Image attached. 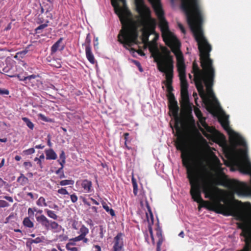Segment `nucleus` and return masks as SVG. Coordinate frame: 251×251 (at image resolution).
<instances>
[{
    "instance_id": "obj_1",
    "label": "nucleus",
    "mask_w": 251,
    "mask_h": 251,
    "mask_svg": "<svg viewBox=\"0 0 251 251\" xmlns=\"http://www.w3.org/2000/svg\"><path fill=\"white\" fill-rule=\"evenodd\" d=\"M184 143L180 142L176 148L182 151L181 157L191 186L190 193L194 201L200 204L199 209L202 206L218 214L235 216L237 220L243 221L237 224L238 228L242 230L241 236L245 238H251V226L246 220L244 213L232 211L229 214L228 208L218 199V188L214 185L210 176L205 175L207 173L206 166L201 162V167L198 168L192 156L188 152H184Z\"/></svg>"
},
{
    "instance_id": "obj_2",
    "label": "nucleus",
    "mask_w": 251,
    "mask_h": 251,
    "mask_svg": "<svg viewBox=\"0 0 251 251\" xmlns=\"http://www.w3.org/2000/svg\"><path fill=\"white\" fill-rule=\"evenodd\" d=\"M180 8L185 14L186 20L198 44L200 52L201 70L196 62L193 64L192 73L194 75L195 86L201 98L205 96L202 80L206 75L207 69L214 68L213 61L210 57L211 46L204 35L202 29L203 14L199 0H180Z\"/></svg>"
},
{
    "instance_id": "obj_3",
    "label": "nucleus",
    "mask_w": 251,
    "mask_h": 251,
    "mask_svg": "<svg viewBox=\"0 0 251 251\" xmlns=\"http://www.w3.org/2000/svg\"><path fill=\"white\" fill-rule=\"evenodd\" d=\"M136 11L139 16L138 23L143 27V34L147 38L155 32L156 21L152 18L151 9L145 3L144 0H134ZM159 20V26L162 32L163 40L170 48L177 47L179 42L169 30L168 23L164 17V13L160 0H148Z\"/></svg>"
},
{
    "instance_id": "obj_4",
    "label": "nucleus",
    "mask_w": 251,
    "mask_h": 251,
    "mask_svg": "<svg viewBox=\"0 0 251 251\" xmlns=\"http://www.w3.org/2000/svg\"><path fill=\"white\" fill-rule=\"evenodd\" d=\"M111 4L115 13L118 16L122 28L118 35V41L125 47H130L132 43L137 40L138 33L137 27L131 23V13L128 8L126 0H111Z\"/></svg>"
},
{
    "instance_id": "obj_5",
    "label": "nucleus",
    "mask_w": 251,
    "mask_h": 251,
    "mask_svg": "<svg viewBox=\"0 0 251 251\" xmlns=\"http://www.w3.org/2000/svg\"><path fill=\"white\" fill-rule=\"evenodd\" d=\"M162 52H158L155 58L157 62V68L160 72H165L168 70H173L174 61L171 51L166 47L161 48Z\"/></svg>"
},
{
    "instance_id": "obj_6",
    "label": "nucleus",
    "mask_w": 251,
    "mask_h": 251,
    "mask_svg": "<svg viewBox=\"0 0 251 251\" xmlns=\"http://www.w3.org/2000/svg\"><path fill=\"white\" fill-rule=\"evenodd\" d=\"M39 224L47 230H51L53 232L61 231L62 227L54 221L50 220L44 215H41L36 217Z\"/></svg>"
},
{
    "instance_id": "obj_7",
    "label": "nucleus",
    "mask_w": 251,
    "mask_h": 251,
    "mask_svg": "<svg viewBox=\"0 0 251 251\" xmlns=\"http://www.w3.org/2000/svg\"><path fill=\"white\" fill-rule=\"evenodd\" d=\"M179 44L177 46H174L171 49L172 51L175 54L176 58V67L179 77L186 76V65L185 64L183 54L180 51Z\"/></svg>"
},
{
    "instance_id": "obj_8",
    "label": "nucleus",
    "mask_w": 251,
    "mask_h": 251,
    "mask_svg": "<svg viewBox=\"0 0 251 251\" xmlns=\"http://www.w3.org/2000/svg\"><path fill=\"white\" fill-rule=\"evenodd\" d=\"M219 122L224 129L228 132L229 136L236 144L245 148L247 147V145L246 140L239 134L231 129L227 120L226 119L219 120Z\"/></svg>"
},
{
    "instance_id": "obj_9",
    "label": "nucleus",
    "mask_w": 251,
    "mask_h": 251,
    "mask_svg": "<svg viewBox=\"0 0 251 251\" xmlns=\"http://www.w3.org/2000/svg\"><path fill=\"white\" fill-rule=\"evenodd\" d=\"M215 77L214 68H209L207 70L206 75L204 76L202 80V84H205L207 89V91L213 96L212 88L214 84V79Z\"/></svg>"
},
{
    "instance_id": "obj_10",
    "label": "nucleus",
    "mask_w": 251,
    "mask_h": 251,
    "mask_svg": "<svg viewBox=\"0 0 251 251\" xmlns=\"http://www.w3.org/2000/svg\"><path fill=\"white\" fill-rule=\"evenodd\" d=\"M241 155L244 161L239 165L241 172L246 174H251V163L249 161L246 149L241 150Z\"/></svg>"
},
{
    "instance_id": "obj_11",
    "label": "nucleus",
    "mask_w": 251,
    "mask_h": 251,
    "mask_svg": "<svg viewBox=\"0 0 251 251\" xmlns=\"http://www.w3.org/2000/svg\"><path fill=\"white\" fill-rule=\"evenodd\" d=\"M165 74V78L166 80L163 81V83H164L166 88L167 91L168 92V95H170V94H173V87L172 86L173 84V70L171 71H166L165 72H163Z\"/></svg>"
},
{
    "instance_id": "obj_12",
    "label": "nucleus",
    "mask_w": 251,
    "mask_h": 251,
    "mask_svg": "<svg viewBox=\"0 0 251 251\" xmlns=\"http://www.w3.org/2000/svg\"><path fill=\"white\" fill-rule=\"evenodd\" d=\"M250 188L247 183L244 182H237L234 192L239 196H246L249 194Z\"/></svg>"
},
{
    "instance_id": "obj_13",
    "label": "nucleus",
    "mask_w": 251,
    "mask_h": 251,
    "mask_svg": "<svg viewBox=\"0 0 251 251\" xmlns=\"http://www.w3.org/2000/svg\"><path fill=\"white\" fill-rule=\"evenodd\" d=\"M123 234L121 232L117 233L114 239L113 251H121L124 246Z\"/></svg>"
},
{
    "instance_id": "obj_14",
    "label": "nucleus",
    "mask_w": 251,
    "mask_h": 251,
    "mask_svg": "<svg viewBox=\"0 0 251 251\" xmlns=\"http://www.w3.org/2000/svg\"><path fill=\"white\" fill-rule=\"evenodd\" d=\"M181 99L180 101L181 106L182 108L185 109H189L191 108L190 103L189 101V98L188 92H181Z\"/></svg>"
},
{
    "instance_id": "obj_15",
    "label": "nucleus",
    "mask_w": 251,
    "mask_h": 251,
    "mask_svg": "<svg viewBox=\"0 0 251 251\" xmlns=\"http://www.w3.org/2000/svg\"><path fill=\"white\" fill-rule=\"evenodd\" d=\"M156 236L158 238V240L157 242L156 246V251H161V246L164 239L163 236H162V231L160 227L158 226L156 228Z\"/></svg>"
},
{
    "instance_id": "obj_16",
    "label": "nucleus",
    "mask_w": 251,
    "mask_h": 251,
    "mask_svg": "<svg viewBox=\"0 0 251 251\" xmlns=\"http://www.w3.org/2000/svg\"><path fill=\"white\" fill-rule=\"evenodd\" d=\"M207 109L210 112H213L215 110L216 107L219 105L218 100L214 97L213 100L208 99L205 102Z\"/></svg>"
},
{
    "instance_id": "obj_17",
    "label": "nucleus",
    "mask_w": 251,
    "mask_h": 251,
    "mask_svg": "<svg viewBox=\"0 0 251 251\" xmlns=\"http://www.w3.org/2000/svg\"><path fill=\"white\" fill-rule=\"evenodd\" d=\"M81 185L84 192L89 193L91 191L92 187V182L91 181L84 179L82 181Z\"/></svg>"
},
{
    "instance_id": "obj_18",
    "label": "nucleus",
    "mask_w": 251,
    "mask_h": 251,
    "mask_svg": "<svg viewBox=\"0 0 251 251\" xmlns=\"http://www.w3.org/2000/svg\"><path fill=\"white\" fill-rule=\"evenodd\" d=\"M45 153L46 155V159L48 160H55L57 158V155L52 149L46 150Z\"/></svg>"
},
{
    "instance_id": "obj_19",
    "label": "nucleus",
    "mask_w": 251,
    "mask_h": 251,
    "mask_svg": "<svg viewBox=\"0 0 251 251\" xmlns=\"http://www.w3.org/2000/svg\"><path fill=\"white\" fill-rule=\"evenodd\" d=\"M169 108L170 110L172 111L174 116L177 117L179 110L177 101L170 102Z\"/></svg>"
},
{
    "instance_id": "obj_20",
    "label": "nucleus",
    "mask_w": 251,
    "mask_h": 251,
    "mask_svg": "<svg viewBox=\"0 0 251 251\" xmlns=\"http://www.w3.org/2000/svg\"><path fill=\"white\" fill-rule=\"evenodd\" d=\"M180 80L181 92H188V84L186 76L179 77Z\"/></svg>"
},
{
    "instance_id": "obj_21",
    "label": "nucleus",
    "mask_w": 251,
    "mask_h": 251,
    "mask_svg": "<svg viewBox=\"0 0 251 251\" xmlns=\"http://www.w3.org/2000/svg\"><path fill=\"white\" fill-rule=\"evenodd\" d=\"M85 54L88 60L92 64H95V56L91 49H85Z\"/></svg>"
},
{
    "instance_id": "obj_22",
    "label": "nucleus",
    "mask_w": 251,
    "mask_h": 251,
    "mask_svg": "<svg viewBox=\"0 0 251 251\" xmlns=\"http://www.w3.org/2000/svg\"><path fill=\"white\" fill-rule=\"evenodd\" d=\"M17 181L19 182L20 185L24 186L28 182V179L23 174L21 173L20 176L18 177Z\"/></svg>"
},
{
    "instance_id": "obj_23",
    "label": "nucleus",
    "mask_w": 251,
    "mask_h": 251,
    "mask_svg": "<svg viewBox=\"0 0 251 251\" xmlns=\"http://www.w3.org/2000/svg\"><path fill=\"white\" fill-rule=\"evenodd\" d=\"M102 205L106 212L109 213V214L112 217L115 216L116 215L114 210L110 208L106 204V202L102 201Z\"/></svg>"
},
{
    "instance_id": "obj_24",
    "label": "nucleus",
    "mask_w": 251,
    "mask_h": 251,
    "mask_svg": "<svg viewBox=\"0 0 251 251\" xmlns=\"http://www.w3.org/2000/svg\"><path fill=\"white\" fill-rule=\"evenodd\" d=\"M63 38H60L57 42H56L51 47V51L52 53L56 52L60 47V44L63 41Z\"/></svg>"
},
{
    "instance_id": "obj_25",
    "label": "nucleus",
    "mask_w": 251,
    "mask_h": 251,
    "mask_svg": "<svg viewBox=\"0 0 251 251\" xmlns=\"http://www.w3.org/2000/svg\"><path fill=\"white\" fill-rule=\"evenodd\" d=\"M199 121L201 125L204 127V128L208 132H211V127L209 126L205 122V118L203 117H201V118L199 119Z\"/></svg>"
},
{
    "instance_id": "obj_26",
    "label": "nucleus",
    "mask_w": 251,
    "mask_h": 251,
    "mask_svg": "<svg viewBox=\"0 0 251 251\" xmlns=\"http://www.w3.org/2000/svg\"><path fill=\"white\" fill-rule=\"evenodd\" d=\"M23 224L26 227L32 228L34 226L33 222L30 220L29 217H25L23 220Z\"/></svg>"
},
{
    "instance_id": "obj_27",
    "label": "nucleus",
    "mask_w": 251,
    "mask_h": 251,
    "mask_svg": "<svg viewBox=\"0 0 251 251\" xmlns=\"http://www.w3.org/2000/svg\"><path fill=\"white\" fill-rule=\"evenodd\" d=\"M251 238H245L244 241L245 244L243 246L242 249L238 251H250L251 250V243L250 242V239Z\"/></svg>"
},
{
    "instance_id": "obj_28",
    "label": "nucleus",
    "mask_w": 251,
    "mask_h": 251,
    "mask_svg": "<svg viewBox=\"0 0 251 251\" xmlns=\"http://www.w3.org/2000/svg\"><path fill=\"white\" fill-rule=\"evenodd\" d=\"M45 211L48 217L53 219L57 220L58 218V216L53 211L50 210L49 209H45Z\"/></svg>"
},
{
    "instance_id": "obj_29",
    "label": "nucleus",
    "mask_w": 251,
    "mask_h": 251,
    "mask_svg": "<svg viewBox=\"0 0 251 251\" xmlns=\"http://www.w3.org/2000/svg\"><path fill=\"white\" fill-rule=\"evenodd\" d=\"M22 120L30 130H33L34 129V125L29 119L26 118V117H24L22 118Z\"/></svg>"
},
{
    "instance_id": "obj_30",
    "label": "nucleus",
    "mask_w": 251,
    "mask_h": 251,
    "mask_svg": "<svg viewBox=\"0 0 251 251\" xmlns=\"http://www.w3.org/2000/svg\"><path fill=\"white\" fill-rule=\"evenodd\" d=\"M131 182L133 185V193L135 196H137L138 194V184L137 181L134 177H132Z\"/></svg>"
},
{
    "instance_id": "obj_31",
    "label": "nucleus",
    "mask_w": 251,
    "mask_h": 251,
    "mask_svg": "<svg viewBox=\"0 0 251 251\" xmlns=\"http://www.w3.org/2000/svg\"><path fill=\"white\" fill-rule=\"evenodd\" d=\"M91 39L90 33H88L85 40L84 43L82 44L84 45L85 49H91L90 44Z\"/></svg>"
},
{
    "instance_id": "obj_32",
    "label": "nucleus",
    "mask_w": 251,
    "mask_h": 251,
    "mask_svg": "<svg viewBox=\"0 0 251 251\" xmlns=\"http://www.w3.org/2000/svg\"><path fill=\"white\" fill-rule=\"evenodd\" d=\"M36 204L39 206H47V204L46 202V199L43 197H40L36 202Z\"/></svg>"
},
{
    "instance_id": "obj_33",
    "label": "nucleus",
    "mask_w": 251,
    "mask_h": 251,
    "mask_svg": "<svg viewBox=\"0 0 251 251\" xmlns=\"http://www.w3.org/2000/svg\"><path fill=\"white\" fill-rule=\"evenodd\" d=\"M89 229L84 225H82L79 229L80 234L83 237L87 235L89 233Z\"/></svg>"
},
{
    "instance_id": "obj_34",
    "label": "nucleus",
    "mask_w": 251,
    "mask_h": 251,
    "mask_svg": "<svg viewBox=\"0 0 251 251\" xmlns=\"http://www.w3.org/2000/svg\"><path fill=\"white\" fill-rule=\"evenodd\" d=\"M28 76H33V77H31L28 79H25V84H31L32 85H33V83H35V79L38 77V75H28Z\"/></svg>"
},
{
    "instance_id": "obj_35",
    "label": "nucleus",
    "mask_w": 251,
    "mask_h": 251,
    "mask_svg": "<svg viewBox=\"0 0 251 251\" xmlns=\"http://www.w3.org/2000/svg\"><path fill=\"white\" fill-rule=\"evenodd\" d=\"M8 76H9L10 77H17L20 80L25 81V80L26 79L30 78L31 77H33V76H21L20 75H7Z\"/></svg>"
},
{
    "instance_id": "obj_36",
    "label": "nucleus",
    "mask_w": 251,
    "mask_h": 251,
    "mask_svg": "<svg viewBox=\"0 0 251 251\" xmlns=\"http://www.w3.org/2000/svg\"><path fill=\"white\" fill-rule=\"evenodd\" d=\"M49 21H47L46 23L42 24L40 25L39 26H37L36 28L35 29V31L36 33H40V30L42 29H44L45 28L47 27L48 26V23Z\"/></svg>"
},
{
    "instance_id": "obj_37",
    "label": "nucleus",
    "mask_w": 251,
    "mask_h": 251,
    "mask_svg": "<svg viewBox=\"0 0 251 251\" xmlns=\"http://www.w3.org/2000/svg\"><path fill=\"white\" fill-rule=\"evenodd\" d=\"M38 116L40 118V119L44 121V122H52V120L50 119V118H47V117H46L45 115H44V114H42V113H40L38 114Z\"/></svg>"
},
{
    "instance_id": "obj_38",
    "label": "nucleus",
    "mask_w": 251,
    "mask_h": 251,
    "mask_svg": "<svg viewBox=\"0 0 251 251\" xmlns=\"http://www.w3.org/2000/svg\"><path fill=\"white\" fill-rule=\"evenodd\" d=\"M35 149L33 148H31L28 149H26L23 151V152L25 155H31L35 152Z\"/></svg>"
},
{
    "instance_id": "obj_39",
    "label": "nucleus",
    "mask_w": 251,
    "mask_h": 251,
    "mask_svg": "<svg viewBox=\"0 0 251 251\" xmlns=\"http://www.w3.org/2000/svg\"><path fill=\"white\" fill-rule=\"evenodd\" d=\"M99 229H100L99 236L100 239H103L104 236V232L105 231V230H104L103 226H101V225L99 226Z\"/></svg>"
},
{
    "instance_id": "obj_40",
    "label": "nucleus",
    "mask_w": 251,
    "mask_h": 251,
    "mask_svg": "<svg viewBox=\"0 0 251 251\" xmlns=\"http://www.w3.org/2000/svg\"><path fill=\"white\" fill-rule=\"evenodd\" d=\"M74 181L72 180H63L60 182V184L62 186L73 184Z\"/></svg>"
},
{
    "instance_id": "obj_41",
    "label": "nucleus",
    "mask_w": 251,
    "mask_h": 251,
    "mask_svg": "<svg viewBox=\"0 0 251 251\" xmlns=\"http://www.w3.org/2000/svg\"><path fill=\"white\" fill-rule=\"evenodd\" d=\"M149 232L150 233V236H151V239L152 243L154 245L155 244V241H154V237L153 235V231H152V229L151 227V224H149Z\"/></svg>"
},
{
    "instance_id": "obj_42",
    "label": "nucleus",
    "mask_w": 251,
    "mask_h": 251,
    "mask_svg": "<svg viewBox=\"0 0 251 251\" xmlns=\"http://www.w3.org/2000/svg\"><path fill=\"white\" fill-rule=\"evenodd\" d=\"M34 210H36L35 207L33 208L29 207L27 209V214L29 217H33L34 215Z\"/></svg>"
},
{
    "instance_id": "obj_43",
    "label": "nucleus",
    "mask_w": 251,
    "mask_h": 251,
    "mask_svg": "<svg viewBox=\"0 0 251 251\" xmlns=\"http://www.w3.org/2000/svg\"><path fill=\"white\" fill-rule=\"evenodd\" d=\"M194 112L195 113V115L197 117V118L198 119L201 118V117H202V116H203L199 108H195Z\"/></svg>"
},
{
    "instance_id": "obj_44",
    "label": "nucleus",
    "mask_w": 251,
    "mask_h": 251,
    "mask_svg": "<svg viewBox=\"0 0 251 251\" xmlns=\"http://www.w3.org/2000/svg\"><path fill=\"white\" fill-rule=\"evenodd\" d=\"M82 239H83V236H82L81 234H80L79 235V236L71 239L70 241H73L74 242H77V241H82Z\"/></svg>"
},
{
    "instance_id": "obj_45",
    "label": "nucleus",
    "mask_w": 251,
    "mask_h": 251,
    "mask_svg": "<svg viewBox=\"0 0 251 251\" xmlns=\"http://www.w3.org/2000/svg\"><path fill=\"white\" fill-rule=\"evenodd\" d=\"M28 51V50L27 49H25L23 51H19L16 53V56L19 55L20 56L23 57L25 55V54H27Z\"/></svg>"
},
{
    "instance_id": "obj_46",
    "label": "nucleus",
    "mask_w": 251,
    "mask_h": 251,
    "mask_svg": "<svg viewBox=\"0 0 251 251\" xmlns=\"http://www.w3.org/2000/svg\"><path fill=\"white\" fill-rule=\"evenodd\" d=\"M169 102L176 101V100L175 99L174 94L173 93H172L170 95H167Z\"/></svg>"
},
{
    "instance_id": "obj_47",
    "label": "nucleus",
    "mask_w": 251,
    "mask_h": 251,
    "mask_svg": "<svg viewBox=\"0 0 251 251\" xmlns=\"http://www.w3.org/2000/svg\"><path fill=\"white\" fill-rule=\"evenodd\" d=\"M57 192L60 194H62V195H68L69 194V193L66 190V189L65 188H63V187H61V189H59L58 191H57Z\"/></svg>"
},
{
    "instance_id": "obj_48",
    "label": "nucleus",
    "mask_w": 251,
    "mask_h": 251,
    "mask_svg": "<svg viewBox=\"0 0 251 251\" xmlns=\"http://www.w3.org/2000/svg\"><path fill=\"white\" fill-rule=\"evenodd\" d=\"M9 206V204L6 201L3 200H0V208L5 207Z\"/></svg>"
},
{
    "instance_id": "obj_49",
    "label": "nucleus",
    "mask_w": 251,
    "mask_h": 251,
    "mask_svg": "<svg viewBox=\"0 0 251 251\" xmlns=\"http://www.w3.org/2000/svg\"><path fill=\"white\" fill-rule=\"evenodd\" d=\"M77 197L75 194H73L71 195V201H72L73 203H75L77 201Z\"/></svg>"
},
{
    "instance_id": "obj_50",
    "label": "nucleus",
    "mask_w": 251,
    "mask_h": 251,
    "mask_svg": "<svg viewBox=\"0 0 251 251\" xmlns=\"http://www.w3.org/2000/svg\"><path fill=\"white\" fill-rule=\"evenodd\" d=\"M42 239L40 237H37L35 239L31 240V243H39L42 242Z\"/></svg>"
},
{
    "instance_id": "obj_51",
    "label": "nucleus",
    "mask_w": 251,
    "mask_h": 251,
    "mask_svg": "<svg viewBox=\"0 0 251 251\" xmlns=\"http://www.w3.org/2000/svg\"><path fill=\"white\" fill-rule=\"evenodd\" d=\"M98 209L97 207L94 206H91L89 207V209H90V212L94 213V214H97L98 213Z\"/></svg>"
},
{
    "instance_id": "obj_52",
    "label": "nucleus",
    "mask_w": 251,
    "mask_h": 251,
    "mask_svg": "<svg viewBox=\"0 0 251 251\" xmlns=\"http://www.w3.org/2000/svg\"><path fill=\"white\" fill-rule=\"evenodd\" d=\"M177 26L179 27V28L181 30L182 33H183L184 34L186 33V29H185V27L181 24L178 23Z\"/></svg>"
},
{
    "instance_id": "obj_53",
    "label": "nucleus",
    "mask_w": 251,
    "mask_h": 251,
    "mask_svg": "<svg viewBox=\"0 0 251 251\" xmlns=\"http://www.w3.org/2000/svg\"><path fill=\"white\" fill-rule=\"evenodd\" d=\"M9 94V92L8 90L0 89V95H8Z\"/></svg>"
},
{
    "instance_id": "obj_54",
    "label": "nucleus",
    "mask_w": 251,
    "mask_h": 251,
    "mask_svg": "<svg viewBox=\"0 0 251 251\" xmlns=\"http://www.w3.org/2000/svg\"><path fill=\"white\" fill-rule=\"evenodd\" d=\"M34 160L37 162V164L41 168H43L42 162L41 161V160H40V159H39V158L36 157L34 158Z\"/></svg>"
},
{
    "instance_id": "obj_55",
    "label": "nucleus",
    "mask_w": 251,
    "mask_h": 251,
    "mask_svg": "<svg viewBox=\"0 0 251 251\" xmlns=\"http://www.w3.org/2000/svg\"><path fill=\"white\" fill-rule=\"evenodd\" d=\"M66 157L65 155V152L64 151H61V153L60 154V159L59 160H65Z\"/></svg>"
},
{
    "instance_id": "obj_56",
    "label": "nucleus",
    "mask_w": 251,
    "mask_h": 251,
    "mask_svg": "<svg viewBox=\"0 0 251 251\" xmlns=\"http://www.w3.org/2000/svg\"><path fill=\"white\" fill-rule=\"evenodd\" d=\"M75 242L70 240V242L66 244V248H68L69 247H71V246L75 245Z\"/></svg>"
},
{
    "instance_id": "obj_57",
    "label": "nucleus",
    "mask_w": 251,
    "mask_h": 251,
    "mask_svg": "<svg viewBox=\"0 0 251 251\" xmlns=\"http://www.w3.org/2000/svg\"><path fill=\"white\" fill-rule=\"evenodd\" d=\"M68 251H79V249L75 247H69L68 248H66Z\"/></svg>"
},
{
    "instance_id": "obj_58",
    "label": "nucleus",
    "mask_w": 251,
    "mask_h": 251,
    "mask_svg": "<svg viewBox=\"0 0 251 251\" xmlns=\"http://www.w3.org/2000/svg\"><path fill=\"white\" fill-rule=\"evenodd\" d=\"M130 50H132L133 51L137 52L140 55H145V53H144V52L141 50H139L137 51H136L135 50H134L133 48H131Z\"/></svg>"
},
{
    "instance_id": "obj_59",
    "label": "nucleus",
    "mask_w": 251,
    "mask_h": 251,
    "mask_svg": "<svg viewBox=\"0 0 251 251\" xmlns=\"http://www.w3.org/2000/svg\"><path fill=\"white\" fill-rule=\"evenodd\" d=\"M4 199H6L7 201H8L9 202H13V199L12 197L10 196H4Z\"/></svg>"
},
{
    "instance_id": "obj_60",
    "label": "nucleus",
    "mask_w": 251,
    "mask_h": 251,
    "mask_svg": "<svg viewBox=\"0 0 251 251\" xmlns=\"http://www.w3.org/2000/svg\"><path fill=\"white\" fill-rule=\"evenodd\" d=\"M47 144L48 146L50 147L52 146V144L50 142V135L48 136Z\"/></svg>"
},
{
    "instance_id": "obj_61",
    "label": "nucleus",
    "mask_w": 251,
    "mask_h": 251,
    "mask_svg": "<svg viewBox=\"0 0 251 251\" xmlns=\"http://www.w3.org/2000/svg\"><path fill=\"white\" fill-rule=\"evenodd\" d=\"M175 129L176 130H180V127L179 126V123L177 121H176L175 123Z\"/></svg>"
},
{
    "instance_id": "obj_62",
    "label": "nucleus",
    "mask_w": 251,
    "mask_h": 251,
    "mask_svg": "<svg viewBox=\"0 0 251 251\" xmlns=\"http://www.w3.org/2000/svg\"><path fill=\"white\" fill-rule=\"evenodd\" d=\"M58 162L59 163V164L61 165V167L63 168L64 164L65 163V160H58Z\"/></svg>"
},
{
    "instance_id": "obj_63",
    "label": "nucleus",
    "mask_w": 251,
    "mask_h": 251,
    "mask_svg": "<svg viewBox=\"0 0 251 251\" xmlns=\"http://www.w3.org/2000/svg\"><path fill=\"white\" fill-rule=\"evenodd\" d=\"M94 247L96 250L95 251H101L100 246L98 245H95Z\"/></svg>"
},
{
    "instance_id": "obj_64",
    "label": "nucleus",
    "mask_w": 251,
    "mask_h": 251,
    "mask_svg": "<svg viewBox=\"0 0 251 251\" xmlns=\"http://www.w3.org/2000/svg\"><path fill=\"white\" fill-rule=\"evenodd\" d=\"M90 200L91 201H92V202H93V204H95V205H99V203L96 201V200H95V199L93 198H90Z\"/></svg>"
}]
</instances>
